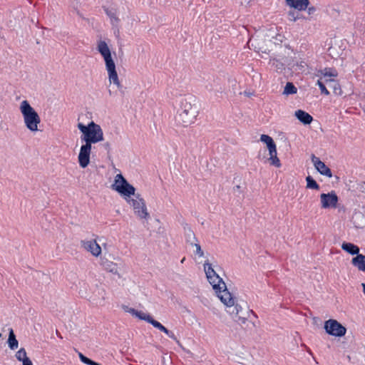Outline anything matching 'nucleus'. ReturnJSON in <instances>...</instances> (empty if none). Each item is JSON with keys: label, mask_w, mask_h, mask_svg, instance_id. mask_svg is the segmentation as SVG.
Returning <instances> with one entry per match:
<instances>
[{"label": "nucleus", "mask_w": 365, "mask_h": 365, "mask_svg": "<svg viewBox=\"0 0 365 365\" xmlns=\"http://www.w3.org/2000/svg\"><path fill=\"white\" fill-rule=\"evenodd\" d=\"M204 269L206 277L212 286L213 289L217 293V297L227 307V312L235 318V322L242 325L247 322V315H249L250 313H252L256 317L255 314L252 310L242 313V308L238 304L235 303V299L227 289L225 283L215 272L209 262H206L204 264Z\"/></svg>", "instance_id": "1"}, {"label": "nucleus", "mask_w": 365, "mask_h": 365, "mask_svg": "<svg viewBox=\"0 0 365 365\" xmlns=\"http://www.w3.org/2000/svg\"><path fill=\"white\" fill-rule=\"evenodd\" d=\"M199 113L195 96L186 95L180 99L176 120L184 127L192 124Z\"/></svg>", "instance_id": "2"}, {"label": "nucleus", "mask_w": 365, "mask_h": 365, "mask_svg": "<svg viewBox=\"0 0 365 365\" xmlns=\"http://www.w3.org/2000/svg\"><path fill=\"white\" fill-rule=\"evenodd\" d=\"M97 50L104 59L106 69L108 74L110 83H113L118 88L122 87L115 68V63L112 58L110 50L104 41H100L97 45Z\"/></svg>", "instance_id": "3"}, {"label": "nucleus", "mask_w": 365, "mask_h": 365, "mask_svg": "<svg viewBox=\"0 0 365 365\" xmlns=\"http://www.w3.org/2000/svg\"><path fill=\"white\" fill-rule=\"evenodd\" d=\"M78 128L82 133L81 140L86 143L92 144L97 143L103 140V132L101 126L93 121L89 123L87 125L81 123L78 124Z\"/></svg>", "instance_id": "4"}, {"label": "nucleus", "mask_w": 365, "mask_h": 365, "mask_svg": "<svg viewBox=\"0 0 365 365\" xmlns=\"http://www.w3.org/2000/svg\"><path fill=\"white\" fill-rule=\"evenodd\" d=\"M19 110L23 116L26 128L31 132L38 131V125L41 123V118L29 101H23L20 104Z\"/></svg>", "instance_id": "5"}, {"label": "nucleus", "mask_w": 365, "mask_h": 365, "mask_svg": "<svg viewBox=\"0 0 365 365\" xmlns=\"http://www.w3.org/2000/svg\"><path fill=\"white\" fill-rule=\"evenodd\" d=\"M113 187L115 190H116L118 192L120 193L124 196H135V187L132 185L128 183V182L124 178V177L121 174L116 175L115 178V182L113 185Z\"/></svg>", "instance_id": "6"}, {"label": "nucleus", "mask_w": 365, "mask_h": 365, "mask_svg": "<svg viewBox=\"0 0 365 365\" xmlns=\"http://www.w3.org/2000/svg\"><path fill=\"white\" fill-rule=\"evenodd\" d=\"M260 140L266 143L267 146L269 155L268 160L270 162V165H274L276 168H280L281 163L277 157L276 144L273 139L268 135L262 134L260 136Z\"/></svg>", "instance_id": "7"}, {"label": "nucleus", "mask_w": 365, "mask_h": 365, "mask_svg": "<svg viewBox=\"0 0 365 365\" xmlns=\"http://www.w3.org/2000/svg\"><path fill=\"white\" fill-rule=\"evenodd\" d=\"M324 329L329 335L341 337L345 335L346 329L336 319H329L324 323Z\"/></svg>", "instance_id": "8"}, {"label": "nucleus", "mask_w": 365, "mask_h": 365, "mask_svg": "<svg viewBox=\"0 0 365 365\" xmlns=\"http://www.w3.org/2000/svg\"><path fill=\"white\" fill-rule=\"evenodd\" d=\"M136 199L129 200L134 209L135 213L141 219H147L149 217V213L147 211V207L144 200L140 197L139 195H135Z\"/></svg>", "instance_id": "9"}, {"label": "nucleus", "mask_w": 365, "mask_h": 365, "mask_svg": "<svg viewBox=\"0 0 365 365\" xmlns=\"http://www.w3.org/2000/svg\"><path fill=\"white\" fill-rule=\"evenodd\" d=\"M339 197L334 191L320 195L321 207L323 209L336 208Z\"/></svg>", "instance_id": "10"}, {"label": "nucleus", "mask_w": 365, "mask_h": 365, "mask_svg": "<svg viewBox=\"0 0 365 365\" xmlns=\"http://www.w3.org/2000/svg\"><path fill=\"white\" fill-rule=\"evenodd\" d=\"M92 145L88 143L82 145L78 154V163L81 168H86L90 163V155Z\"/></svg>", "instance_id": "11"}, {"label": "nucleus", "mask_w": 365, "mask_h": 365, "mask_svg": "<svg viewBox=\"0 0 365 365\" xmlns=\"http://www.w3.org/2000/svg\"><path fill=\"white\" fill-rule=\"evenodd\" d=\"M317 76L322 78V81L331 86V83H336L334 78L338 76V73L336 70L333 68H325L319 70Z\"/></svg>", "instance_id": "12"}, {"label": "nucleus", "mask_w": 365, "mask_h": 365, "mask_svg": "<svg viewBox=\"0 0 365 365\" xmlns=\"http://www.w3.org/2000/svg\"><path fill=\"white\" fill-rule=\"evenodd\" d=\"M312 161L314 165L315 168L322 175H325L328 178L332 177V173L329 168H328L324 162L316 157L314 155H312Z\"/></svg>", "instance_id": "13"}, {"label": "nucleus", "mask_w": 365, "mask_h": 365, "mask_svg": "<svg viewBox=\"0 0 365 365\" xmlns=\"http://www.w3.org/2000/svg\"><path fill=\"white\" fill-rule=\"evenodd\" d=\"M82 247L88 252H90L93 256L98 257L101 254V247L96 240H83Z\"/></svg>", "instance_id": "14"}, {"label": "nucleus", "mask_w": 365, "mask_h": 365, "mask_svg": "<svg viewBox=\"0 0 365 365\" xmlns=\"http://www.w3.org/2000/svg\"><path fill=\"white\" fill-rule=\"evenodd\" d=\"M294 116L303 124L309 125L312 120V116L303 110H297L294 113Z\"/></svg>", "instance_id": "15"}, {"label": "nucleus", "mask_w": 365, "mask_h": 365, "mask_svg": "<svg viewBox=\"0 0 365 365\" xmlns=\"http://www.w3.org/2000/svg\"><path fill=\"white\" fill-rule=\"evenodd\" d=\"M150 324H152L155 328L159 329L160 331L164 332L168 337L178 342L177 337L174 334V333L170 330H168L165 327L161 324L159 322L155 320L153 318L151 320Z\"/></svg>", "instance_id": "16"}, {"label": "nucleus", "mask_w": 365, "mask_h": 365, "mask_svg": "<svg viewBox=\"0 0 365 365\" xmlns=\"http://www.w3.org/2000/svg\"><path fill=\"white\" fill-rule=\"evenodd\" d=\"M351 264L359 271L365 272V255L360 254L353 257Z\"/></svg>", "instance_id": "17"}, {"label": "nucleus", "mask_w": 365, "mask_h": 365, "mask_svg": "<svg viewBox=\"0 0 365 365\" xmlns=\"http://www.w3.org/2000/svg\"><path fill=\"white\" fill-rule=\"evenodd\" d=\"M286 1L290 6H292L299 11L305 10L307 8L309 3V0H286Z\"/></svg>", "instance_id": "18"}, {"label": "nucleus", "mask_w": 365, "mask_h": 365, "mask_svg": "<svg viewBox=\"0 0 365 365\" xmlns=\"http://www.w3.org/2000/svg\"><path fill=\"white\" fill-rule=\"evenodd\" d=\"M341 249L351 255H358L359 254V247L351 242H343Z\"/></svg>", "instance_id": "19"}, {"label": "nucleus", "mask_w": 365, "mask_h": 365, "mask_svg": "<svg viewBox=\"0 0 365 365\" xmlns=\"http://www.w3.org/2000/svg\"><path fill=\"white\" fill-rule=\"evenodd\" d=\"M8 346L11 350H15L19 346V341L12 329H9V337L7 340Z\"/></svg>", "instance_id": "20"}, {"label": "nucleus", "mask_w": 365, "mask_h": 365, "mask_svg": "<svg viewBox=\"0 0 365 365\" xmlns=\"http://www.w3.org/2000/svg\"><path fill=\"white\" fill-rule=\"evenodd\" d=\"M307 188L319 190L320 187L316 180L310 175L306 178Z\"/></svg>", "instance_id": "21"}, {"label": "nucleus", "mask_w": 365, "mask_h": 365, "mask_svg": "<svg viewBox=\"0 0 365 365\" xmlns=\"http://www.w3.org/2000/svg\"><path fill=\"white\" fill-rule=\"evenodd\" d=\"M297 88L295 87V86L292 83L288 82V83H287V84L284 87L283 94H284V95L295 94V93H297Z\"/></svg>", "instance_id": "22"}, {"label": "nucleus", "mask_w": 365, "mask_h": 365, "mask_svg": "<svg viewBox=\"0 0 365 365\" xmlns=\"http://www.w3.org/2000/svg\"><path fill=\"white\" fill-rule=\"evenodd\" d=\"M135 317L141 320L147 322L148 323H150L151 320L153 319V317L150 315L147 314L141 311H137Z\"/></svg>", "instance_id": "23"}, {"label": "nucleus", "mask_w": 365, "mask_h": 365, "mask_svg": "<svg viewBox=\"0 0 365 365\" xmlns=\"http://www.w3.org/2000/svg\"><path fill=\"white\" fill-rule=\"evenodd\" d=\"M325 82L322 81V78H320V79H319L317 82V85L319 86V89L321 91V93L322 94H324L326 96H328L329 95V91L327 89L326 86H325Z\"/></svg>", "instance_id": "24"}, {"label": "nucleus", "mask_w": 365, "mask_h": 365, "mask_svg": "<svg viewBox=\"0 0 365 365\" xmlns=\"http://www.w3.org/2000/svg\"><path fill=\"white\" fill-rule=\"evenodd\" d=\"M16 357L17 360L23 361L25 359H27L26 351L24 348H21L16 353Z\"/></svg>", "instance_id": "25"}, {"label": "nucleus", "mask_w": 365, "mask_h": 365, "mask_svg": "<svg viewBox=\"0 0 365 365\" xmlns=\"http://www.w3.org/2000/svg\"><path fill=\"white\" fill-rule=\"evenodd\" d=\"M190 245L195 247L196 251L195 254L198 255L199 257H203L204 256V252L202 250L201 247L199 243L195 242H191Z\"/></svg>", "instance_id": "26"}, {"label": "nucleus", "mask_w": 365, "mask_h": 365, "mask_svg": "<svg viewBox=\"0 0 365 365\" xmlns=\"http://www.w3.org/2000/svg\"><path fill=\"white\" fill-rule=\"evenodd\" d=\"M79 358L81 359V361L86 364H88V365H93V364L94 363V361L90 359L89 358L86 357V356H84L83 354L81 353H79Z\"/></svg>", "instance_id": "27"}, {"label": "nucleus", "mask_w": 365, "mask_h": 365, "mask_svg": "<svg viewBox=\"0 0 365 365\" xmlns=\"http://www.w3.org/2000/svg\"><path fill=\"white\" fill-rule=\"evenodd\" d=\"M288 17L290 21H296L299 18L298 11H289L288 14Z\"/></svg>", "instance_id": "28"}, {"label": "nucleus", "mask_w": 365, "mask_h": 365, "mask_svg": "<svg viewBox=\"0 0 365 365\" xmlns=\"http://www.w3.org/2000/svg\"><path fill=\"white\" fill-rule=\"evenodd\" d=\"M191 239H193L194 240L197 241L194 232L191 230H189L188 232L187 233V241L188 242H190V244L191 242H192Z\"/></svg>", "instance_id": "29"}, {"label": "nucleus", "mask_w": 365, "mask_h": 365, "mask_svg": "<svg viewBox=\"0 0 365 365\" xmlns=\"http://www.w3.org/2000/svg\"><path fill=\"white\" fill-rule=\"evenodd\" d=\"M106 268L107 269H109V271H110V272H113V273H115V272H117V267H116V265H115V264H113V263H112V262H108V264H107V267H106Z\"/></svg>", "instance_id": "30"}, {"label": "nucleus", "mask_w": 365, "mask_h": 365, "mask_svg": "<svg viewBox=\"0 0 365 365\" xmlns=\"http://www.w3.org/2000/svg\"><path fill=\"white\" fill-rule=\"evenodd\" d=\"M334 83L333 88L334 90V93L336 94H340L341 88H340L339 84L336 81V83Z\"/></svg>", "instance_id": "31"}, {"label": "nucleus", "mask_w": 365, "mask_h": 365, "mask_svg": "<svg viewBox=\"0 0 365 365\" xmlns=\"http://www.w3.org/2000/svg\"><path fill=\"white\" fill-rule=\"evenodd\" d=\"M125 310L133 316H135V314H137V311H138L133 308H128V307H126V309Z\"/></svg>", "instance_id": "32"}, {"label": "nucleus", "mask_w": 365, "mask_h": 365, "mask_svg": "<svg viewBox=\"0 0 365 365\" xmlns=\"http://www.w3.org/2000/svg\"><path fill=\"white\" fill-rule=\"evenodd\" d=\"M23 365H33L32 361L31 359L28 357L27 359H25L23 361Z\"/></svg>", "instance_id": "33"}, {"label": "nucleus", "mask_w": 365, "mask_h": 365, "mask_svg": "<svg viewBox=\"0 0 365 365\" xmlns=\"http://www.w3.org/2000/svg\"><path fill=\"white\" fill-rule=\"evenodd\" d=\"M315 11H316L315 7L310 6V7L308 8V14L309 15L314 14Z\"/></svg>", "instance_id": "34"}, {"label": "nucleus", "mask_w": 365, "mask_h": 365, "mask_svg": "<svg viewBox=\"0 0 365 365\" xmlns=\"http://www.w3.org/2000/svg\"><path fill=\"white\" fill-rule=\"evenodd\" d=\"M249 324H250L251 327H250V329H252V327H255V324L253 322H249V324H247V327L249 326Z\"/></svg>", "instance_id": "35"}, {"label": "nucleus", "mask_w": 365, "mask_h": 365, "mask_svg": "<svg viewBox=\"0 0 365 365\" xmlns=\"http://www.w3.org/2000/svg\"><path fill=\"white\" fill-rule=\"evenodd\" d=\"M120 92L121 93L122 95H124V91L123 89V86L120 88H118Z\"/></svg>", "instance_id": "36"}, {"label": "nucleus", "mask_w": 365, "mask_h": 365, "mask_svg": "<svg viewBox=\"0 0 365 365\" xmlns=\"http://www.w3.org/2000/svg\"><path fill=\"white\" fill-rule=\"evenodd\" d=\"M93 365H101V364H98V363H97V362L94 361V363L93 364Z\"/></svg>", "instance_id": "37"}, {"label": "nucleus", "mask_w": 365, "mask_h": 365, "mask_svg": "<svg viewBox=\"0 0 365 365\" xmlns=\"http://www.w3.org/2000/svg\"><path fill=\"white\" fill-rule=\"evenodd\" d=\"M107 14H108V16H110V17H113L112 14H110V13H108V11H107Z\"/></svg>", "instance_id": "38"}, {"label": "nucleus", "mask_w": 365, "mask_h": 365, "mask_svg": "<svg viewBox=\"0 0 365 365\" xmlns=\"http://www.w3.org/2000/svg\"><path fill=\"white\" fill-rule=\"evenodd\" d=\"M109 94H110V96H112V95H113V93H112V92H111V91H110V90H109Z\"/></svg>", "instance_id": "39"}, {"label": "nucleus", "mask_w": 365, "mask_h": 365, "mask_svg": "<svg viewBox=\"0 0 365 365\" xmlns=\"http://www.w3.org/2000/svg\"><path fill=\"white\" fill-rule=\"evenodd\" d=\"M185 258L184 257L182 260H181V263H183L184 261H185Z\"/></svg>", "instance_id": "40"}, {"label": "nucleus", "mask_w": 365, "mask_h": 365, "mask_svg": "<svg viewBox=\"0 0 365 365\" xmlns=\"http://www.w3.org/2000/svg\"><path fill=\"white\" fill-rule=\"evenodd\" d=\"M56 334H57V335L58 336V331H56ZM59 337H60V338H62L60 335H59Z\"/></svg>", "instance_id": "41"}, {"label": "nucleus", "mask_w": 365, "mask_h": 365, "mask_svg": "<svg viewBox=\"0 0 365 365\" xmlns=\"http://www.w3.org/2000/svg\"><path fill=\"white\" fill-rule=\"evenodd\" d=\"M105 146H106V147H108V146H109V144H108V143H106Z\"/></svg>", "instance_id": "42"}, {"label": "nucleus", "mask_w": 365, "mask_h": 365, "mask_svg": "<svg viewBox=\"0 0 365 365\" xmlns=\"http://www.w3.org/2000/svg\"><path fill=\"white\" fill-rule=\"evenodd\" d=\"M2 336V334L0 333V338Z\"/></svg>", "instance_id": "43"}]
</instances>
